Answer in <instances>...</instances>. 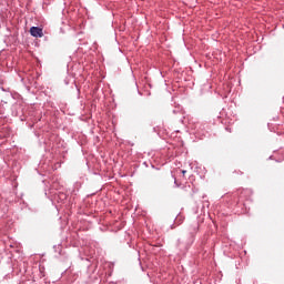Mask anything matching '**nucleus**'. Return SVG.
Returning <instances> with one entry per match:
<instances>
[{
    "mask_svg": "<svg viewBox=\"0 0 284 284\" xmlns=\"http://www.w3.org/2000/svg\"><path fill=\"white\" fill-rule=\"evenodd\" d=\"M30 34H31V37L41 39V37H43V29H41L39 27H32L30 29Z\"/></svg>",
    "mask_w": 284,
    "mask_h": 284,
    "instance_id": "obj_1",
    "label": "nucleus"
},
{
    "mask_svg": "<svg viewBox=\"0 0 284 284\" xmlns=\"http://www.w3.org/2000/svg\"><path fill=\"white\" fill-rule=\"evenodd\" d=\"M186 173H187V171H185V170L182 171V174H183V175H185Z\"/></svg>",
    "mask_w": 284,
    "mask_h": 284,
    "instance_id": "obj_2",
    "label": "nucleus"
}]
</instances>
